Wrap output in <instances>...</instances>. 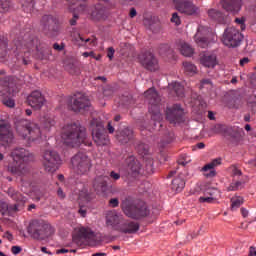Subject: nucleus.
Masks as SVG:
<instances>
[{
    "mask_svg": "<svg viewBox=\"0 0 256 256\" xmlns=\"http://www.w3.org/2000/svg\"><path fill=\"white\" fill-rule=\"evenodd\" d=\"M10 157L13 159L14 164L8 166V171L16 177H27L31 173V168L25 163L35 161V155L29 150L21 147L12 149Z\"/></svg>",
    "mask_w": 256,
    "mask_h": 256,
    "instance_id": "f257e3e1",
    "label": "nucleus"
},
{
    "mask_svg": "<svg viewBox=\"0 0 256 256\" xmlns=\"http://www.w3.org/2000/svg\"><path fill=\"white\" fill-rule=\"evenodd\" d=\"M61 137L68 147H79L85 143L87 134L85 128L77 124H67L62 128Z\"/></svg>",
    "mask_w": 256,
    "mask_h": 256,
    "instance_id": "f03ea898",
    "label": "nucleus"
},
{
    "mask_svg": "<svg viewBox=\"0 0 256 256\" xmlns=\"http://www.w3.org/2000/svg\"><path fill=\"white\" fill-rule=\"evenodd\" d=\"M73 242L81 249H85V247L99 246L103 243V238L89 227H80L73 236Z\"/></svg>",
    "mask_w": 256,
    "mask_h": 256,
    "instance_id": "7ed1b4c3",
    "label": "nucleus"
},
{
    "mask_svg": "<svg viewBox=\"0 0 256 256\" xmlns=\"http://www.w3.org/2000/svg\"><path fill=\"white\" fill-rule=\"evenodd\" d=\"M121 209L126 217H130V219H141L142 217H147V215H149V209L145 202L133 201L129 198L122 201Z\"/></svg>",
    "mask_w": 256,
    "mask_h": 256,
    "instance_id": "20e7f679",
    "label": "nucleus"
},
{
    "mask_svg": "<svg viewBox=\"0 0 256 256\" xmlns=\"http://www.w3.org/2000/svg\"><path fill=\"white\" fill-rule=\"evenodd\" d=\"M16 133L22 139H27V141H37L41 139V128L39 125L30 122L29 120L21 119L15 123Z\"/></svg>",
    "mask_w": 256,
    "mask_h": 256,
    "instance_id": "39448f33",
    "label": "nucleus"
},
{
    "mask_svg": "<svg viewBox=\"0 0 256 256\" xmlns=\"http://www.w3.org/2000/svg\"><path fill=\"white\" fill-rule=\"evenodd\" d=\"M90 129L92 131V139L97 147H107L109 145V135L105 132V126L99 118L90 121Z\"/></svg>",
    "mask_w": 256,
    "mask_h": 256,
    "instance_id": "423d86ee",
    "label": "nucleus"
},
{
    "mask_svg": "<svg viewBox=\"0 0 256 256\" xmlns=\"http://www.w3.org/2000/svg\"><path fill=\"white\" fill-rule=\"evenodd\" d=\"M144 95L149 101V113H151L153 121L161 123L163 115H161V111L159 110V103H161L159 94L154 90V88H150L144 93Z\"/></svg>",
    "mask_w": 256,
    "mask_h": 256,
    "instance_id": "0eeeda50",
    "label": "nucleus"
},
{
    "mask_svg": "<svg viewBox=\"0 0 256 256\" xmlns=\"http://www.w3.org/2000/svg\"><path fill=\"white\" fill-rule=\"evenodd\" d=\"M71 165L77 175H87L91 171V167H93L91 158L83 152L77 153L72 157Z\"/></svg>",
    "mask_w": 256,
    "mask_h": 256,
    "instance_id": "6e6552de",
    "label": "nucleus"
},
{
    "mask_svg": "<svg viewBox=\"0 0 256 256\" xmlns=\"http://www.w3.org/2000/svg\"><path fill=\"white\" fill-rule=\"evenodd\" d=\"M52 231L53 228L43 221H34L28 228V233L33 239H45L51 235Z\"/></svg>",
    "mask_w": 256,
    "mask_h": 256,
    "instance_id": "1a4fd4ad",
    "label": "nucleus"
},
{
    "mask_svg": "<svg viewBox=\"0 0 256 256\" xmlns=\"http://www.w3.org/2000/svg\"><path fill=\"white\" fill-rule=\"evenodd\" d=\"M41 27L45 35L53 37L57 35L61 28L59 27V18L53 15H44L41 20Z\"/></svg>",
    "mask_w": 256,
    "mask_h": 256,
    "instance_id": "9d476101",
    "label": "nucleus"
},
{
    "mask_svg": "<svg viewBox=\"0 0 256 256\" xmlns=\"http://www.w3.org/2000/svg\"><path fill=\"white\" fill-rule=\"evenodd\" d=\"M241 41H243V34H241V32L236 28L230 27L224 31L222 43H224L226 47H239L241 45Z\"/></svg>",
    "mask_w": 256,
    "mask_h": 256,
    "instance_id": "9b49d317",
    "label": "nucleus"
},
{
    "mask_svg": "<svg viewBox=\"0 0 256 256\" xmlns=\"http://www.w3.org/2000/svg\"><path fill=\"white\" fill-rule=\"evenodd\" d=\"M61 163V157L54 150H46L43 155V167L48 173L57 171V166Z\"/></svg>",
    "mask_w": 256,
    "mask_h": 256,
    "instance_id": "f8f14e48",
    "label": "nucleus"
},
{
    "mask_svg": "<svg viewBox=\"0 0 256 256\" xmlns=\"http://www.w3.org/2000/svg\"><path fill=\"white\" fill-rule=\"evenodd\" d=\"M0 143H2L4 147L15 143V134H13L11 125L7 122H0Z\"/></svg>",
    "mask_w": 256,
    "mask_h": 256,
    "instance_id": "ddd939ff",
    "label": "nucleus"
},
{
    "mask_svg": "<svg viewBox=\"0 0 256 256\" xmlns=\"http://www.w3.org/2000/svg\"><path fill=\"white\" fill-rule=\"evenodd\" d=\"M174 6L179 13L184 15H199V7L189 0H174Z\"/></svg>",
    "mask_w": 256,
    "mask_h": 256,
    "instance_id": "4468645a",
    "label": "nucleus"
},
{
    "mask_svg": "<svg viewBox=\"0 0 256 256\" xmlns=\"http://www.w3.org/2000/svg\"><path fill=\"white\" fill-rule=\"evenodd\" d=\"M10 197L13 201H16L14 205H8L6 207L9 213H17V211H23L25 208L26 198L19 192H14L13 189H9L8 191Z\"/></svg>",
    "mask_w": 256,
    "mask_h": 256,
    "instance_id": "2eb2a0df",
    "label": "nucleus"
},
{
    "mask_svg": "<svg viewBox=\"0 0 256 256\" xmlns=\"http://www.w3.org/2000/svg\"><path fill=\"white\" fill-rule=\"evenodd\" d=\"M139 61L144 69L148 71H159V60L151 52H145L139 56Z\"/></svg>",
    "mask_w": 256,
    "mask_h": 256,
    "instance_id": "dca6fc26",
    "label": "nucleus"
},
{
    "mask_svg": "<svg viewBox=\"0 0 256 256\" xmlns=\"http://www.w3.org/2000/svg\"><path fill=\"white\" fill-rule=\"evenodd\" d=\"M139 229H141L139 222L125 220V218H123L120 226L118 227L117 233H121V235H135Z\"/></svg>",
    "mask_w": 256,
    "mask_h": 256,
    "instance_id": "f3484780",
    "label": "nucleus"
},
{
    "mask_svg": "<svg viewBox=\"0 0 256 256\" xmlns=\"http://www.w3.org/2000/svg\"><path fill=\"white\" fill-rule=\"evenodd\" d=\"M69 3H71L69 9L70 11H73V18L70 20V25H77V19H79V16L77 13H85L87 10V1L85 0H69Z\"/></svg>",
    "mask_w": 256,
    "mask_h": 256,
    "instance_id": "a211bd4d",
    "label": "nucleus"
},
{
    "mask_svg": "<svg viewBox=\"0 0 256 256\" xmlns=\"http://www.w3.org/2000/svg\"><path fill=\"white\" fill-rule=\"evenodd\" d=\"M185 111L179 104H174L171 108L166 111V119L170 123H181L183 121V116Z\"/></svg>",
    "mask_w": 256,
    "mask_h": 256,
    "instance_id": "6ab92c4d",
    "label": "nucleus"
},
{
    "mask_svg": "<svg viewBox=\"0 0 256 256\" xmlns=\"http://www.w3.org/2000/svg\"><path fill=\"white\" fill-rule=\"evenodd\" d=\"M123 219V215L119 214L117 211H108L105 216L106 227H109L112 231H118Z\"/></svg>",
    "mask_w": 256,
    "mask_h": 256,
    "instance_id": "aec40b11",
    "label": "nucleus"
},
{
    "mask_svg": "<svg viewBox=\"0 0 256 256\" xmlns=\"http://www.w3.org/2000/svg\"><path fill=\"white\" fill-rule=\"evenodd\" d=\"M127 163V171L129 177H139V175H143V167L141 163L135 159V156H130L126 159Z\"/></svg>",
    "mask_w": 256,
    "mask_h": 256,
    "instance_id": "412c9836",
    "label": "nucleus"
},
{
    "mask_svg": "<svg viewBox=\"0 0 256 256\" xmlns=\"http://www.w3.org/2000/svg\"><path fill=\"white\" fill-rule=\"evenodd\" d=\"M87 107H91L89 98L82 93L76 94L71 105L72 111L79 113V111H83V109H87Z\"/></svg>",
    "mask_w": 256,
    "mask_h": 256,
    "instance_id": "4be33fe9",
    "label": "nucleus"
},
{
    "mask_svg": "<svg viewBox=\"0 0 256 256\" xmlns=\"http://www.w3.org/2000/svg\"><path fill=\"white\" fill-rule=\"evenodd\" d=\"M28 105L32 107V109L39 110L43 105H45V97H43V94L39 91H33L29 96H28Z\"/></svg>",
    "mask_w": 256,
    "mask_h": 256,
    "instance_id": "5701e85b",
    "label": "nucleus"
},
{
    "mask_svg": "<svg viewBox=\"0 0 256 256\" xmlns=\"http://www.w3.org/2000/svg\"><path fill=\"white\" fill-rule=\"evenodd\" d=\"M90 17L93 21H105L107 19V9L99 3L91 8Z\"/></svg>",
    "mask_w": 256,
    "mask_h": 256,
    "instance_id": "b1692460",
    "label": "nucleus"
},
{
    "mask_svg": "<svg viewBox=\"0 0 256 256\" xmlns=\"http://www.w3.org/2000/svg\"><path fill=\"white\" fill-rule=\"evenodd\" d=\"M200 63L207 69H215L219 65V60L217 59V54L206 53L200 56Z\"/></svg>",
    "mask_w": 256,
    "mask_h": 256,
    "instance_id": "393cba45",
    "label": "nucleus"
},
{
    "mask_svg": "<svg viewBox=\"0 0 256 256\" xmlns=\"http://www.w3.org/2000/svg\"><path fill=\"white\" fill-rule=\"evenodd\" d=\"M221 161V158H215L202 168V171L205 173L204 175L207 177V179H213V177L217 176L215 167H219V165H221Z\"/></svg>",
    "mask_w": 256,
    "mask_h": 256,
    "instance_id": "a878e982",
    "label": "nucleus"
},
{
    "mask_svg": "<svg viewBox=\"0 0 256 256\" xmlns=\"http://www.w3.org/2000/svg\"><path fill=\"white\" fill-rule=\"evenodd\" d=\"M116 139L121 145H127L130 141H133V130L127 127L122 130H117Z\"/></svg>",
    "mask_w": 256,
    "mask_h": 256,
    "instance_id": "bb28decb",
    "label": "nucleus"
},
{
    "mask_svg": "<svg viewBox=\"0 0 256 256\" xmlns=\"http://www.w3.org/2000/svg\"><path fill=\"white\" fill-rule=\"evenodd\" d=\"M221 5L225 11L239 13L241 11V0H221Z\"/></svg>",
    "mask_w": 256,
    "mask_h": 256,
    "instance_id": "cd10ccee",
    "label": "nucleus"
},
{
    "mask_svg": "<svg viewBox=\"0 0 256 256\" xmlns=\"http://www.w3.org/2000/svg\"><path fill=\"white\" fill-rule=\"evenodd\" d=\"M208 16L210 17V19H212V21H216V23H226L225 21V15H223V13H221V11L216 10V9H210L208 10Z\"/></svg>",
    "mask_w": 256,
    "mask_h": 256,
    "instance_id": "c85d7f7f",
    "label": "nucleus"
},
{
    "mask_svg": "<svg viewBox=\"0 0 256 256\" xmlns=\"http://www.w3.org/2000/svg\"><path fill=\"white\" fill-rule=\"evenodd\" d=\"M93 188L97 193H103L107 189V181L103 177H97L93 182Z\"/></svg>",
    "mask_w": 256,
    "mask_h": 256,
    "instance_id": "c756f323",
    "label": "nucleus"
},
{
    "mask_svg": "<svg viewBox=\"0 0 256 256\" xmlns=\"http://www.w3.org/2000/svg\"><path fill=\"white\" fill-rule=\"evenodd\" d=\"M17 61L21 62L23 65H31V51H22L17 56Z\"/></svg>",
    "mask_w": 256,
    "mask_h": 256,
    "instance_id": "7c9ffc66",
    "label": "nucleus"
},
{
    "mask_svg": "<svg viewBox=\"0 0 256 256\" xmlns=\"http://www.w3.org/2000/svg\"><path fill=\"white\" fill-rule=\"evenodd\" d=\"M172 189L179 193L185 189V180L181 177H177L172 181Z\"/></svg>",
    "mask_w": 256,
    "mask_h": 256,
    "instance_id": "2f4dec72",
    "label": "nucleus"
},
{
    "mask_svg": "<svg viewBox=\"0 0 256 256\" xmlns=\"http://www.w3.org/2000/svg\"><path fill=\"white\" fill-rule=\"evenodd\" d=\"M199 31H201V28L198 29V32L195 35V41H196L198 47L205 49V48L209 47V40H207V38H205V37H201V33Z\"/></svg>",
    "mask_w": 256,
    "mask_h": 256,
    "instance_id": "473e14b6",
    "label": "nucleus"
},
{
    "mask_svg": "<svg viewBox=\"0 0 256 256\" xmlns=\"http://www.w3.org/2000/svg\"><path fill=\"white\" fill-rule=\"evenodd\" d=\"M20 3L26 13H31L35 8V0H20Z\"/></svg>",
    "mask_w": 256,
    "mask_h": 256,
    "instance_id": "72a5a7b5",
    "label": "nucleus"
},
{
    "mask_svg": "<svg viewBox=\"0 0 256 256\" xmlns=\"http://www.w3.org/2000/svg\"><path fill=\"white\" fill-rule=\"evenodd\" d=\"M180 53L184 57H191L194 53V50L191 47V45H189L187 43H182L181 46H180Z\"/></svg>",
    "mask_w": 256,
    "mask_h": 256,
    "instance_id": "f704fd0d",
    "label": "nucleus"
},
{
    "mask_svg": "<svg viewBox=\"0 0 256 256\" xmlns=\"http://www.w3.org/2000/svg\"><path fill=\"white\" fill-rule=\"evenodd\" d=\"M66 71L70 73V75H80L81 74V68L73 62L66 64L65 66Z\"/></svg>",
    "mask_w": 256,
    "mask_h": 256,
    "instance_id": "c9c22d12",
    "label": "nucleus"
},
{
    "mask_svg": "<svg viewBox=\"0 0 256 256\" xmlns=\"http://www.w3.org/2000/svg\"><path fill=\"white\" fill-rule=\"evenodd\" d=\"M80 199H82V201H85L86 203H89L90 201H93V199H95V194L89 192V190L84 188L80 193Z\"/></svg>",
    "mask_w": 256,
    "mask_h": 256,
    "instance_id": "e433bc0d",
    "label": "nucleus"
},
{
    "mask_svg": "<svg viewBox=\"0 0 256 256\" xmlns=\"http://www.w3.org/2000/svg\"><path fill=\"white\" fill-rule=\"evenodd\" d=\"M172 87L177 97H185V88L179 82H172Z\"/></svg>",
    "mask_w": 256,
    "mask_h": 256,
    "instance_id": "4c0bfd02",
    "label": "nucleus"
},
{
    "mask_svg": "<svg viewBox=\"0 0 256 256\" xmlns=\"http://www.w3.org/2000/svg\"><path fill=\"white\" fill-rule=\"evenodd\" d=\"M183 67L185 73H187L188 75H195V73H197V66H195L191 62H183Z\"/></svg>",
    "mask_w": 256,
    "mask_h": 256,
    "instance_id": "58836bf2",
    "label": "nucleus"
},
{
    "mask_svg": "<svg viewBox=\"0 0 256 256\" xmlns=\"http://www.w3.org/2000/svg\"><path fill=\"white\" fill-rule=\"evenodd\" d=\"M76 41L78 42V45H80V46H83L87 43H90L91 47H95V45H97V38L83 39V37L78 36V39H76Z\"/></svg>",
    "mask_w": 256,
    "mask_h": 256,
    "instance_id": "ea45409f",
    "label": "nucleus"
},
{
    "mask_svg": "<svg viewBox=\"0 0 256 256\" xmlns=\"http://www.w3.org/2000/svg\"><path fill=\"white\" fill-rule=\"evenodd\" d=\"M243 205V197L236 196L231 199V210L239 209Z\"/></svg>",
    "mask_w": 256,
    "mask_h": 256,
    "instance_id": "a19ab883",
    "label": "nucleus"
},
{
    "mask_svg": "<svg viewBox=\"0 0 256 256\" xmlns=\"http://www.w3.org/2000/svg\"><path fill=\"white\" fill-rule=\"evenodd\" d=\"M11 7H13L11 0H0L1 13H8V11H11Z\"/></svg>",
    "mask_w": 256,
    "mask_h": 256,
    "instance_id": "79ce46f5",
    "label": "nucleus"
},
{
    "mask_svg": "<svg viewBox=\"0 0 256 256\" xmlns=\"http://www.w3.org/2000/svg\"><path fill=\"white\" fill-rule=\"evenodd\" d=\"M136 151L139 153V155L145 157V155L149 153V146L145 143H139L136 146Z\"/></svg>",
    "mask_w": 256,
    "mask_h": 256,
    "instance_id": "37998d69",
    "label": "nucleus"
},
{
    "mask_svg": "<svg viewBox=\"0 0 256 256\" xmlns=\"http://www.w3.org/2000/svg\"><path fill=\"white\" fill-rule=\"evenodd\" d=\"M42 126L44 127V129L49 131L51 129V127H55V119L49 118V117L43 118Z\"/></svg>",
    "mask_w": 256,
    "mask_h": 256,
    "instance_id": "c03bdc74",
    "label": "nucleus"
},
{
    "mask_svg": "<svg viewBox=\"0 0 256 256\" xmlns=\"http://www.w3.org/2000/svg\"><path fill=\"white\" fill-rule=\"evenodd\" d=\"M245 187V183L242 181H235L232 182L228 188L227 191H239V189H243Z\"/></svg>",
    "mask_w": 256,
    "mask_h": 256,
    "instance_id": "a18cd8bd",
    "label": "nucleus"
},
{
    "mask_svg": "<svg viewBox=\"0 0 256 256\" xmlns=\"http://www.w3.org/2000/svg\"><path fill=\"white\" fill-rule=\"evenodd\" d=\"M49 55H51V50H49V49H44L42 51L38 50V52H37V57L41 61H47V59H49Z\"/></svg>",
    "mask_w": 256,
    "mask_h": 256,
    "instance_id": "49530a36",
    "label": "nucleus"
},
{
    "mask_svg": "<svg viewBox=\"0 0 256 256\" xmlns=\"http://www.w3.org/2000/svg\"><path fill=\"white\" fill-rule=\"evenodd\" d=\"M155 173V168L153 167V160H148L145 166V174L153 175Z\"/></svg>",
    "mask_w": 256,
    "mask_h": 256,
    "instance_id": "de8ad7c7",
    "label": "nucleus"
},
{
    "mask_svg": "<svg viewBox=\"0 0 256 256\" xmlns=\"http://www.w3.org/2000/svg\"><path fill=\"white\" fill-rule=\"evenodd\" d=\"M7 40H0V57H5L7 55Z\"/></svg>",
    "mask_w": 256,
    "mask_h": 256,
    "instance_id": "09e8293b",
    "label": "nucleus"
},
{
    "mask_svg": "<svg viewBox=\"0 0 256 256\" xmlns=\"http://www.w3.org/2000/svg\"><path fill=\"white\" fill-rule=\"evenodd\" d=\"M198 201L199 203H215V197L201 196Z\"/></svg>",
    "mask_w": 256,
    "mask_h": 256,
    "instance_id": "8fccbe9b",
    "label": "nucleus"
},
{
    "mask_svg": "<svg viewBox=\"0 0 256 256\" xmlns=\"http://www.w3.org/2000/svg\"><path fill=\"white\" fill-rule=\"evenodd\" d=\"M230 169L232 171L233 177H241V175H243V172L241 171V169L237 168V166L235 165H232Z\"/></svg>",
    "mask_w": 256,
    "mask_h": 256,
    "instance_id": "3c124183",
    "label": "nucleus"
},
{
    "mask_svg": "<svg viewBox=\"0 0 256 256\" xmlns=\"http://www.w3.org/2000/svg\"><path fill=\"white\" fill-rule=\"evenodd\" d=\"M216 193H217V189H215V188H207L204 191V196L205 197H215Z\"/></svg>",
    "mask_w": 256,
    "mask_h": 256,
    "instance_id": "603ef678",
    "label": "nucleus"
},
{
    "mask_svg": "<svg viewBox=\"0 0 256 256\" xmlns=\"http://www.w3.org/2000/svg\"><path fill=\"white\" fill-rule=\"evenodd\" d=\"M3 105H5L6 107H10L13 108L15 107V100L8 98V99H4L2 100Z\"/></svg>",
    "mask_w": 256,
    "mask_h": 256,
    "instance_id": "864d4df0",
    "label": "nucleus"
},
{
    "mask_svg": "<svg viewBox=\"0 0 256 256\" xmlns=\"http://www.w3.org/2000/svg\"><path fill=\"white\" fill-rule=\"evenodd\" d=\"M170 48H169V44H161L159 46V53L160 55H165V53H167V51H169Z\"/></svg>",
    "mask_w": 256,
    "mask_h": 256,
    "instance_id": "5fc2aeb1",
    "label": "nucleus"
},
{
    "mask_svg": "<svg viewBox=\"0 0 256 256\" xmlns=\"http://www.w3.org/2000/svg\"><path fill=\"white\" fill-rule=\"evenodd\" d=\"M109 207L115 209V207H119V199L118 198H111L108 202Z\"/></svg>",
    "mask_w": 256,
    "mask_h": 256,
    "instance_id": "6e6d98bb",
    "label": "nucleus"
},
{
    "mask_svg": "<svg viewBox=\"0 0 256 256\" xmlns=\"http://www.w3.org/2000/svg\"><path fill=\"white\" fill-rule=\"evenodd\" d=\"M171 22L175 23V25H181V18L179 17V14L173 13L172 18H171Z\"/></svg>",
    "mask_w": 256,
    "mask_h": 256,
    "instance_id": "4d7b16f0",
    "label": "nucleus"
},
{
    "mask_svg": "<svg viewBox=\"0 0 256 256\" xmlns=\"http://www.w3.org/2000/svg\"><path fill=\"white\" fill-rule=\"evenodd\" d=\"M175 139V134L173 132H169L166 139H164V143L169 144L172 143V141Z\"/></svg>",
    "mask_w": 256,
    "mask_h": 256,
    "instance_id": "13d9d810",
    "label": "nucleus"
},
{
    "mask_svg": "<svg viewBox=\"0 0 256 256\" xmlns=\"http://www.w3.org/2000/svg\"><path fill=\"white\" fill-rule=\"evenodd\" d=\"M114 55H115V48L109 47L107 52V57L109 58L110 61H113Z\"/></svg>",
    "mask_w": 256,
    "mask_h": 256,
    "instance_id": "bf43d9fd",
    "label": "nucleus"
},
{
    "mask_svg": "<svg viewBox=\"0 0 256 256\" xmlns=\"http://www.w3.org/2000/svg\"><path fill=\"white\" fill-rule=\"evenodd\" d=\"M110 177H111V179H114V181H119V179H121V174H119L115 171H111Z\"/></svg>",
    "mask_w": 256,
    "mask_h": 256,
    "instance_id": "052dcab7",
    "label": "nucleus"
},
{
    "mask_svg": "<svg viewBox=\"0 0 256 256\" xmlns=\"http://www.w3.org/2000/svg\"><path fill=\"white\" fill-rule=\"evenodd\" d=\"M53 49H55V51H63L65 49V44L54 43Z\"/></svg>",
    "mask_w": 256,
    "mask_h": 256,
    "instance_id": "680f3d73",
    "label": "nucleus"
},
{
    "mask_svg": "<svg viewBox=\"0 0 256 256\" xmlns=\"http://www.w3.org/2000/svg\"><path fill=\"white\" fill-rule=\"evenodd\" d=\"M21 251H22V248L20 246H12L11 248V252L13 253V255H19Z\"/></svg>",
    "mask_w": 256,
    "mask_h": 256,
    "instance_id": "e2e57ef3",
    "label": "nucleus"
},
{
    "mask_svg": "<svg viewBox=\"0 0 256 256\" xmlns=\"http://www.w3.org/2000/svg\"><path fill=\"white\" fill-rule=\"evenodd\" d=\"M78 213L81 215V217H87V209H84L83 206H80Z\"/></svg>",
    "mask_w": 256,
    "mask_h": 256,
    "instance_id": "0e129e2a",
    "label": "nucleus"
},
{
    "mask_svg": "<svg viewBox=\"0 0 256 256\" xmlns=\"http://www.w3.org/2000/svg\"><path fill=\"white\" fill-rule=\"evenodd\" d=\"M107 130L110 134L115 133V128L113 127V124L111 122H108L107 124Z\"/></svg>",
    "mask_w": 256,
    "mask_h": 256,
    "instance_id": "69168bd1",
    "label": "nucleus"
},
{
    "mask_svg": "<svg viewBox=\"0 0 256 256\" xmlns=\"http://www.w3.org/2000/svg\"><path fill=\"white\" fill-rule=\"evenodd\" d=\"M3 237H4L5 239H8L9 241H13V234H11L9 231H7V232L3 235Z\"/></svg>",
    "mask_w": 256,
    "mask_h": 256,
    "instance_id": "338daca9",
    "label": "nucleus"
},
{
    "mask_svg": "<svg viewBox=\"0 0 256 256\" xmlns=\"http://www.w3.org/2000/svg\"><path fill=\"white\" fill-rule=\"evenodd\" d=\"M247 164L250 165V167H256V157L248 160Z\"/></svg>",
    "mask_w": 256,
    "mask_h": 256,
    "instance_id": "774afa93",
    "label": "nucleus"
}]
</instances>
